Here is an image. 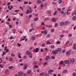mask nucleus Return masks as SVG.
<instances>
[{
	"label": "nucleus",
	"mask_w": 76,
	"mask_h": 76,
	"mask_svg": "<svg viewBox=\"0 0 76 76\" xmlns=\"http://www.w3.org/2000/svg\"><path fill=\"white\" fill-rule=\"evenodd\" d=\"M52 53H53V54H58V50H53L52 51Z\"/></svg>",
	"instance_id": "f257e3e1"
},
{
	"label": "nucleus",
	"mask_w": 76,
	"mask_h": 76,
	"mask_svg": "<svg viewBox=\"0 0 76 76\" xmlns=\"http://www.w3.org/2000/svg\"><path fill=\"white\" fill-rule=\"evenodd\" d=\"M39 51V48H37L36 49H34L33 50V52L34 53H38Z\"/></svg>",
	"instance_id": "f03ea898"
},
{
	"label": "nucleus",
	"mask_w": 76,
	"mask_h": 76,
	"mask_svg": "<svg viewBox=\"0 0 76 76\" xmlns=\"http://www.w3.org/2000/svg\"><path fill=\"white\" fill-rule=\"evenodd\" d=\"M54 72V70L50 69L48 71V73H49V74H52V72Z\"/></svg>",
	"instance_id": "7ed1b4c3"
},
{
	"label": "nucleus",
	"mask_w": 76,
	"mask_h": 76,
	"mask_svg": "<svg viewBox=\"0 0 76 76\" xmlns=\"http://www.w3.org/2000/svg\"><path fill=\"white\" fill-rule=\"evenodd\" d=\"M39 67V66L37 65H34L33 67L34 69H38Z\"/></svg>",
	"instance_id": "20e7f679"
},
{
	"label": "nucleus",
	"mask_w": 76,
	"mask_h": 76,
	"mask_svg": "<svg viewBox=\"0 0 76 76\" xmlns=\"http://www.w3.org/2000/svg\"><path fill=\"white\" fill-rule=\"evenodd\" d=\"M61 13L62 15H63V16H65L66 15V14L65 13H64V11H61Z\"/></svg>",
	"instance_id": "39448f33"
},
{
	"label": "nucleus",
	"mask_w": 76,
	"mask_h": 76,
	"mask_svg": "<svg viewBox=\"0 0 76 76\" xmlns=\"http://www.w3.org/2000/svg\"><path fill=\"white\" fill-rule=\"evenodd\" d=\"M48 16H51V12L50 11H48Z\"/></svg>",
	"instance_id": "423d86ee"
},
{
	"label": "nucleus",
	"mask_w": 76,
	"mask_h": 76,
	"mask_svg": "<svg viewBox=\"0 0 76 76\" xmlns=\"http://www.w3.org/2000/svg\"><path fill=\"white\" fill-rule=\"evenodd\" d=\"M29 58H32V53L31 52H30L29 54Z\"/></svg>",
	"instance_id": "0eeeda50"
},
{
	"label": "nucleus",
	"mask_w": 76,
	"mask_h": 76,
	"mask_svg": "<svg viewBox=\"0 0 76 76\" xmlns=\"http://www.w3.org/2000/svg\"><path fill=\"white\" fill-rule=\"evenodd\" d=\"M51 21L52 22H56V20L54 18H53L51 19Z\"/></svg>",
	"instance_id": "6e6552de"
},
{
	"label": "nucleus",
	"mask_w": 76,
	"mask_h": 76,
	"mask_svg": "<svg viewBox=\"0 0 76 76\" xmlns=\"http://www.w3.org/2000/svg\"><path fill=\"white\" fill-rule=\"evenodd\" d=\"M23 72H18L19 76H21L23 75Z\"/></svg>",
	"instance_id": "1a4fd4ad"
},
{
	"label": "nucleus",
	"mask_w": 76,
	"mask_h": 76,
	"mask_svg": "<svg viewBox=\"0 0 76 76\" xmlns=\"http://www.w3.org/2000/svg\"><path fill=\"white\" fill-rule=\"evenodd\" d=\"M71 54V53H69L68 51L67 52H66V55H67V56H70V55Z\"/></svg>",
	"instance_id": "9d476101"
},
{
	"label": "nucleus",
	"mask_w": 76,
	"mask_h": 76,
	"mask_svg": "<svg viewBox=\"0 0 76 76\" xmlns=\"http://www.w3.org/2000/svg\"><path fill=\"white\" fill-rule=\"evenodd\" d=\"M71 62L72 64H74V61H75V59L73 58H72L71 59Z\"/></svg>",
	"instance_id": "9b49d317"
},
{
	"label": "nucleus",
	"mask_w": 76,
	"mask_h": 76,
	"mask_svg": "<svg viewBox=\"0 0 76 76\" xmlns=\"http://www.w3.org/2000/svg\"><path fill=\"white\" fill-rule=\"evenodd\" d=\"M67 72V70L66 69L62 71L63 73H66Z\"/></svg>",
	"instance_id": "f8f14e48"
},
{
	"label": "nucleus",
	"mask_w": 76,
	"mask_h": 76,
	"mask_svg": "<svg viewBox=\"0 0 76 76\" xmlns=\"http://www.w3.org/2000/svg\"><path fill=\"white\" fill-rule=\"evenodd\" d=\"M68 63H69V64L72 63V61L71 60V59L70 58H69L68 60Z\"/></svg>",
	"instance_id": "ddd939ff"
},
{
	"label": "nucleus",
	"mask_w": 76,
	"mask_h": 76,
	"mask_svg": "<svg viewBox=\"0 0 76 76\" xmlns=\"http://www.w3.org/2000/svg\"><path fill=\"white\" fill-rule=\"evenodd\" d=\"M18 57L19 58H21V56H20V55H21V54H20V53H18Z\"/></svg>",
	"instance_id": "4468645a"
},
{
	"label": "nucleus",
	"mask_w": 76,
	"mask_h": 76,
	"mask_svg": "<svg viewBox=\"0 0 76 76\" xmlns=\"http://www.w3.org/2000/svg\"><path fill=\"white\" fill-rule=\"evenodd\" d=\"M31 39L34 41L35 39V36H34L31 37Z\"/></svg>",
	"instance_id": "2eb2a0df"
},
{
	"label": "nucleus",
	"mask_w": 76,
	"mask_h": 76,
	"mask_svg": "<svg viewBox=\"0 0 76 76\" xmlns=\"http://www.w3.org/2000/svg\"><path fill=\"white\" fill-rule=\"evenodd\" d=\"M58 52H60L61 51V48H58L57 49Z\"/></svg>",
	"instance_id": "dca6fc26"
},
{
	"label": "nucleus",
	"mask_w": 76,
	"mask_h": 76,
	"mask_svg": "<svg viewBox=\"0 0 76 76\" xmlns=\"http://www.w3.org/2000/svg\"><path fill=\"white\" fill-rule=\"evenodd\" d=\"M44 33L45 34V35H47V30H45V31H44Z\"/></svg>",
	"instance_id": "f3484780"
},
{
	"label": "nucleus",
	"mask_w": 76,
	"mask_h": 76,
	"mask_svg": "<svg viewBox=\"0 0 76 76\" xmlns=\"http://www.w3.org/2000/svg\"><path fill=\"white\" fill-rule=\"evenodd\" d=\"M2 54L1 55L2 56H4L5 54H6V52H5L3 51L2 52Z\"/></svg>",
	"instance_id": "a211bd4d"
},
{
	"label": "nucleus",
	"mask_w": 76,
	"mask_h": 76,
	"mask_svg": "<svg viewBox=\"0 0 76 76\" xmlns=\"http://www.w3.org/2000/svg\"><path fill=\"white\" fill-rule=\"evenodd\" d=\"M30 52H29V50H27L26 52V55H29V54Z\"/></svg>",
	"instance_id": "6ab92c4d"
},
{
	"label": "nucleus",
	"mask_w": 76,
	"mask_h": 76,
	"mask_svg": "<svg viewBox=\"0 0 76 76\" xmlns=\"http://www.w3.org/2000/svg\"><path fill=\"white\" fill-rule=\"evenodd\" d=\"M38 20V18L37 17L35 18L34 19V21H37V20Z\"/></svg>",
	"instance_id": "aec40b11"
},
{
	"label": "nucleus",
	"mask_w": 76,
	"mask_h": 76,
	"mask_svg": "<svg viewBox=\"0 0 76 76\" xmlns=\"http://www.w3.org/2000/svg\"><path fill=\"white\" fill-rule=\"evenodd\" d=\"M72 20H75L76 19V16H74V17H72Z\"/></svg>",
	"instance_id": "412c9836"
},
{
	"label": "nucleus",
	"mask_w": 76,
	"mask_h": 76,
	"mask_svg": "<svg viewBox=\"0 0 76 76\" xmlns=\"http://www.w3.org/2000/svg\"><path fill=\"white\" fill-rule=\"evenodd\" d=\"M28 67L27 66H24V67H23V68L24 69V70H26V69Z\"/></svg>",
	"instance_id": "4be33fe9"
},
{
	"label": "nucleus",
	"mask_w": 76,
	"mask_h": 76,
	"mask_svg": "<svg viewBox=\"0 0 76 76\" xmlns=\"http://www.w3.org/2000/svg\"><path fill=\"white\" fill-rule=\"evenodd\" d=\"M63 63H64V61H60V62L59 63V65H60V64H63Z\"/></svg>",
	"instance_id": "5701e85b"
},
{
	"label": "nucleus",
	"mask_w": 76,
	"mask_h": 76,
	"mask_svg": "<svg viewBox=\"0 0 76 76\" xmlns=\"http://www.w3.org/2000/svg\"><path fill=\"white\" fill-rule=\"evenodd\" d=\"M38 3L41 4V0H38Z\"/></svg>",
	"instance_id": "b1692460"
},
{
	"label": "nucleus",
	"mask_w": 76,
	"mask_h": 76,
	"mask_svg": "<svg viewBox=\"0 0 76 76\" xmlns=\"http://www.w3.org/2000/svg\"><path fill=\"white\" fill-rule=\"evenodd\" d=\"M51 59H55V56H51Z\"/></svg>",
	"instance_id": "393cba45"
},
{
	"label": "nucleus",
	"mask_w": 76,
	"mask_h": 76,
	"mask_svg": "<svg viewBox=\"0 0 76 76\" xmlns=\"http://www.w3.org/2000/svg\"><path fill=\"white\" fill-rule=\"evenodd\" d=\"M47 63H48V62H47V61H46L43 64L44 66H45V65H46V64H47Z\"/></svg>",
	"instance_id": "a878e982"
},
{
	"label": "nucleus",
	"mask_w": 76,
	"mask_h": 76,
	"mask_svg": "<svg viewBox=\"0 0 76 76\" xmlns=\"http://www.w3.org/2000/svg\"><path fill=\"white\" fill-rule=\"evenodd\" d=\"M55 27H58V24L57 23H55Z\"/></svg>",
	"instance_id": "bb28decb"
},
{
	"label": "nucleus",
	"mask_w": 76,
	"mask_h": 76,
	"mask_svg": "<svg viewBox=\"0 0 76 76\" xmlns=\"http://www.w3.org/2000/svg\"><path fill=\"white\" fill-rule=\"evenodd\" d=\"M65 62L66 64H67V63H69V62L67 60H66L65 61Z\"/></svg>",
	"instance_id": "cd10ccee"
},
{
	"label": "nucleus",
	"mask_w": 76,
	"mask_h": 76,
	"mask_svg": "<svg viewBox=\"0 0 76 76\" xmlns=\"http://www.w3.org/2000/svg\"><path fill=\"white\" fill-rule=\"evenodd\" d=\"M60 26H62L63 25V22H61L60 23Z\"/></svg>",
	"instance_id": "c85d7f7f"
},
{
	"label": "nucleus",
	"mask_w": 76,
	"mask_h": 76,
	"mask_svg": "<svg viewBox=\"0 0 76 76\" xmlns=\"http://www.w3.org/2000/svg\"><path fill=\"white\" fill-rule=\"evenodd\" d=\"M58 3L59 4H61V3H62V0H59L58 1Z\"/></svg>",
	"instance_id": "c756f323"
},
{
	"label": "nucleus",
	"mask_w": 76,
	"mask_h": 76,
	"mask_svg": "<svg viewBox=\"0 0 76 76\" xmlns=\"http://www.w3.org/2000/svg\"><path fill=\"white\" fill-rule=\"evenodd\" d=\"M30 11L28 10H27L26 12V13L28 14L29 13Z\"/></svg>",
	"instance_id": "7c9ffc66"
},
{
	"label": "nucleus",
	"mask_w": 76,
	"mask_h": 76,
	"mask_svg": "<svg viewBox=\"0 0 76 76\" xmlns=\"http://www.w3.org/2000/svg\"><path fill=\"white\" fill-rule=\"evenodd\" d=\"M31 72V70H29L27 72V73H30Z\"/></svg>",
	"instance_id": "2f4dec72"
},
{
	"label": "nucleus",
	"mask_w": 76,
	"mask_h": 76,
	"mask_svg": "<svg viewBox=\"0 0 76 76\" xmlns=\"http://www.w3.org/2000/svg\"><path fill=\"white\" fill-rule=\"evenodd\" d=\"M45 43H43L42 45V47H45Z\"/></svg>",
	"instance_id": "473e14b6"
},
{
	"label": "nucleus",
	"mask_w": 76,
	"mask_h": 76,
	"mask_svg": "<svg viewBox=\"0 0 76 76\" xmlns=\"http://www.w3.org/2000/svg\"><path fill=\"white\" fill-rule=\"evenodd\" d=\"M73 76H76V72H74L72 74Z\"/></svg>",
	"instance_id": "72a5a7b5"
},
{
	"label": "nucleus",
	"mask_w": 76,
	"mask_h": 76,
	"mask_svg": "<svg viewBox=\"0 0 76 76\" xmlns=\"http://www.w3.org/2000/svg\"><path fill=\"white\" fill-rule=\"evenodd\" d=\"M28 2L26 1H24V4H28Z\"/></svg>",
	"instance_id": "f704fd0d"
},
{
	"label": "nucleus",
	"mask_w": 76,
	"mask_h": 76,
	"mask_svg": "<svg viewBox=\"0 0 76 76\" xmlns=\"http://www.w3.org/2000/svg\"><path fill=\"white\" fill-rule=\"evenodd\" d=\"M57 13V11H56L53 13L54 15H55Z\"/></svg>",
	"instance_id": "c9c22d12"
},
{
	"label": "nucleus",
	"mask_w": 76,
	"mask_h": 76,
	"mask_svg": "<svg viewBox=\"0 0 76 76\" xmlns=\"http://www.w3.org/2000/svg\"><path fill=\"white\" fill-rule=\"evenodd\" d=\"M9 68L10 69H12V68H13V66H10L9 67Z\"/></svg>",
	"instance_id": "e433bc0d"
},
{
	"label": "nucleus",
	"mask_w": 76,
	"mask_h": 76,
	"mask_svg": "<svg viewBox=\"0 0 76 76\" xmlns=\"http://www.w3.org/2000/svg\"><path fill=\"white\" fill-rule=\"evenodd\" d=\"M40 76H43V75H44V72H41L40 74Z\"/></svg>",
	"instance_id": "4c0bfd02"
},
{
	"label": "nucleus",
	"mask_w": 76,
	"mask_h": 76,
	"mask_svg": "<svg viewBox=\"0 0 76 76\" xmlns=\"http://www.w3.org/2000/svg\"><path fill=\"white\" fill-rule=\"evenodd\" d=\"M8 71H9V69H6V70L5 71V73H7V72H8Z\"/></svg>",
	"instance_id": "58836bf2"
},
{
	"label": "nucleus",
	"mask_w": 76,
	"mask_h": 76,
	"mask_svg": "<svg viewBox=\"0 0 76 76\" xmlns=\"http://www.w3.org/2000/svg\"><path fill=\"white\" fill-rule=\"evenodd\" d=\"M48 20H49V18H46L45 19V20L47 21Z\"/></svg>",
	"instance_id": "ea45409f"
},
{
	"label": "nucleus",
	"mask_w": 76,
	"mask_h": 76,
	"mask_svg": "<svg viewBox=\"0 0 76 76\" xmlns=\"http://www.w3.org/2000/svg\"><path fill=\"white\" fill-rule=\"evenodd\" d=\"M51 37V35L50 34H48L47 35V38H49V37Z\"/></svg>",
	"instance_id": "a19ab883"
},
{
	"label": "nucleus",
	"mask_w": 76,
	"mask_h": 76,
	"mask_svg": "<svg viewBox=\"0 0 76 76\" xmlns=\"http://www.w3.org/2000/svg\"><path fill=\"white\" fill-rule=\"evenodd\" d=\"M21 16H23V13H21V14H19Z\"/></svg>",
	"instance_id": "79ce46f5"
},
{
	"label": "nucleus",
	"mask_w": 76,
	"mask_h": 76,
	"mask_svg": "<svg viewBox=\"0 0 76 76\" xmlns=\"http://www.w3.org/2000/svg\"><path fill=\"white\" fill-rule=\"evenodd\" d=\"M11 56L12 57H15V55L13 53H12L11 55Z\"/></svg>",
	"instance_id": "37998d69"
},
{
	"label": "nucleus",
	"mask_w": 76,
	"mask_h": 76,
	"mask_svg": "<svg viewBox=\"0 0 76 76\" xmlns=\"http://www.w3.org/2000/svg\"><path fill=\"white\" fill-rule=\"evenodd\" d=\"M69 37H72V35L71 34H69Z\"/></svg>",
	"instance_id": "c03bdc74"
},
{
	"label": "nucleus",
	"mask_w": 76,
	"mask_h": 76,
	"mask_svg": "<svg viewBox=\"0 0 76 76\" xmlns=\"http://www.w3.org/2000/svg\"><path fill=\"white\" fill-rule=\"evenodd\" d=\"M51 30L52 32H54V30L53 29H51Z\"/></svg>",
	"instance_id": "a18cd8bd"
},
{
	"label": "nucleus",
	"mask_w": 76,
	"mask_h": 76,
	"mask_svg": "<svg viewBox=\"0 0 76 76\" xmlns=\"http://www.w3.org/2000/svg\"><path fill=\"white\" fill-rule=\"evenodd\" d=\"M47 44L48 45V44H51V43H50L49 41H48V42H47Z\"/></svg>",
	"instance_id": "49530a36"
},
{
	"label": "nucleus",
	"mask_w": 76,
	"mask_h": 76,
	"mask_svg": "<svg viewBox=\"0 0 76 76\" xmlns=\"http://www.w3.org/2000/svg\"><path fill=\"white\" fill-rule=\"evenodd\" d=\"M53 26L52 25H49V28H52Z\"/></svg>",
	"instance_id": "de8ad7c7"
},
{
	"label": "nucleus",
	"mask_w": 76,
	"mask_h": 76,
	"mask_svg": "<svg viewBox=\"0 0 76 76\" xmlns=\"http://www.w3.org/2000/svg\"><path fill=\"white\" fill-rule=\"evenodd\" d=\"M13 32L14 34H16V30H14L13 31Z\"/></svg>",
	"instance_id": "09e8293b"
},
{
	"label": "nucleus",
	"mask_w": 76,
	"mask_h": 76,
	"mask_svg": "<svg viewBox=\"0 0 76 76\" xmlns=\"http://www.w3.org/2000/svg\"><path fill=\"white\" fill-rule=\"evenodd\" d=\"M65 50L64 49L62 51V53H65Z\"/></svg>",
	"instance_id": "8fccbe9b"
},
{
	"label": "nucleus",
	"mask_w": 76,
	"mask_h": 76,
	"mask_svg": "<svg viewBox=\"0 0 76 76\" xmlns=\"http://www.w3.org/2000/svg\"><path fill=\"white\" fill-rule=\"evenodd\" d=\"M10 61H13V58H10Z\"/></svg>",
	"instance_id": "3c124183"
},
{
	"label": "nucleus",
	"mask_w": 76,
	"mask_h": 76,
	"mask_svg": "<svg viewBox=\"0 0 76 76\" xmlns=\"http://www.w3.org/2000/svg\"><path fill=\"white\" fill-rule=\"evenodd\" d=\"M51 48H54V46L53 45H52L51 46Z\"/></svg>",
	"instance_id": "603ef678"
},
{
	"label": "nucleus",
	"mask_w": 76,
	"mask_h": 76,
	"mask_svg": "<svg viewBox=\"0 0 76 76\" xmlns=\"http://www.w3.org/2000/svg\"><path fill=\"white\" fill-rule=\"evenodd\" d=\"M60 43V42H59V41H58L56 42V44H58Z\"/></svg>",
	"instance_id": "864d4df0"
},
{
	"label": "nucleus",
	"mask_w": 76,
	"mask_h": 76,
	"mask_svg": "<svg viewBox=\"0 0 76 76\" xmlns=\"http://www.w3.org/2000/svg\"><path fill=\"white\" fill-rule=\"evenodd\" d=\"M65 9H66V8H65V7H64L62 8V10H65Z\"/></svg>",
	"instance_id": "5fc2aeb1"
},
{
	"label": "nucleus",
	"mask_w": 76,
	"mask_h": 76,
	"mask_svg": "<svg viewBox=\"0 0 76 76\" xmlns=\"http://www.w3.org/2000/svg\"><path fill=\"white\" fill-rule=\"evenodd\" d=\"M46 58L48 59H50V56H46Z\"/></svg>",
	"instance_id": "6e6d98bb"
},
{
	"label": "nucleus",
	"mask_w": 76,
	"mask_h": 76,
	"mask_svg": "<svg viewBox=\"0 0 76 76\" xmlns=\"http://www.w3.org/2000/svg\"><path fill=\"white\" fill-rule=\"evenodd\" d=\"M64 36V35H61L60 37H61V38H63V37Z\"/></svg>",
	"instance_id": "4d7b16f0"
},
{
	"label": "nucleus",
	"mask_w": 76,
	"mask_h": 76,
	"mask_svg": "<svg viewBox=\"0 0 76 76\" xmlns=\"http://www.w3.org/2000/svg\"><path fill=\"white\" fill-rule=\"evenodd\" d=\"M17 45L18 47H20V46H21V45H20V44H19V43H18Z\"/></svg>",
	"instance_id": "13d9d810"
},
{
	"label": "nucleus",
	"mask_w": 76,
	"mask_h": 76,
	"mask_svg": "<svg viewBox=\"0 0 76 76\" xmlns=\"http://www.w3.org/2000/svg\"><path fill=\"white\" fill-rule=\"evenodd\" d=\"M46 6H47V4L46 3L44 4L43 5L44 7H46Z\"/></svg>",
	"instance_id": "bf43d9fd"
},
{
	"label": "nucleus",
	"mask_w": 76,
	"mask_h": 76,
	"mask_svg": "<svg viewBox=\"0 0 76 76\" xmlns=\"http://www.w3.org/2000/svg\"><path fill=\"white\" fill-rule=\"evenodd\" d=\"M52 4H55V5H57V3L56 2H53Z\"/></svg>",
	"instance_id": "052dcab7"
},
{
	"label": "nucleus",
	"mask_w": 76,
	"mask_h": 76,
	"mask_svg": "<svg viewBox=\"0 0 76 76\" xmlns=\"http://www.w3.org/2000/svg\"><path fill=\"white\" fill-rule=\"evenodd\" d=\"M9 27L11 29V28H12V25H9Z\"/></svg>",
	"instance_id": "680f3d73"
},
{
	"label": "nucleus",
	"mask_w": 76,
	"mask_h": 76,
	"mask_svg": "<svg viewBox=\"0 0 76 76\" xmlns=\"http://www.w3.org/2000/svg\"><path fill=\"white\" fill-rule=\"evenodd\" d=\"M68 52L70 53L71 54V52H72V50H69L68 51Z\"/></svg>",
	"instance_id": "e2e57ef3"
},
{
	"label": "nucleus",
	"mask_w": 76,
	"mask_h": 76,
	"mask_svg": "<svg viewBox=\"0 0 76 76\" xmlns=\"http://www.w3.org/2000/svg\"><path fill=\"white\" fill-rule=\"evenodd\" d=\"M10 2H9L8 3L7 6H9V5H10Z\"/></svg>",
	"instance_id": "0e129e2a"
},
{
	"label": "nucleus",
	"mask_w": 76,
	"mask_h": 76,
	"mask_svg": "<svg viewBox=\"0 0 76 76\" xmlns=\"http://www.w3.org/2000/svg\"><path fill=\"white\" fill-rule=\"evenodd\" d=\"M73 29H74V30H76V26H75L74 27Z\"/></svg>",
	"instance_id": "69168bd1"
},
{
	"label": "nucleus",
	"mask_w": 76,
	"mask_h": 76,
	"mask_svg": "<svg viewBox=\"0 0 76 76\" xmlns=\"http://www.w3.org/2000/svg\"><path fill=\"white\" fill-rule=\"evenodd\" d=\"M24 66H27V64H26V63L24 64Z\"/></svg>",
	"instance_id": "338daca9"
},
{
	"label": "nucleus",
	"mask_w": 76,
	"mask_h": 76,
	"mask_svg": "<svg viewBox=\"0 0 76 76\" xmlns=\"http://www.w3.org/2000/svg\"><path fill=\"white\" fill-rule=\"evenodd\" d=\"M74 13V14H75V15H76V10L75 11Z\"/></svg>",
	"instance_id": "774afa93"
}]
</instances>
